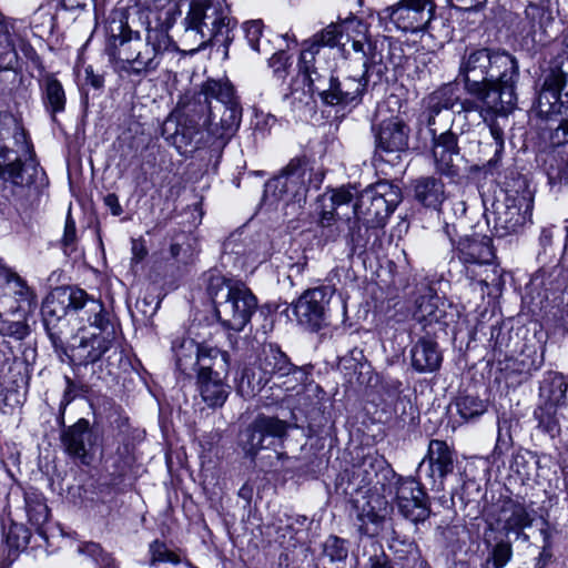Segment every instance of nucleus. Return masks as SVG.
I'll return each mask as SVG.
<instances>
[{
  "label": "nucleus",
  "instance_id": "nucleus-18",
  "mask_svg": "<svg viewBox=\"0 0 568 568\" xmlns=\"http://www.w3.org/2000/svg\"><path fill=\"white\" fill-rule=\"evenodd\" d=\"M557 0L530 1L517 23L518 33L532 43H545L558 16Z\"/></svg>",
  "mask_w": 568,
  "mask_h": 568
},
{
  "label": "nucleus",
  "instance_id": "nucleus-23",
  "mask_svg": "<svg viewBox=\"0 0 568 568\" xmlns=\"http://www.w3.org/2000/svg\"><path fill=\"white\" fill-rule=\"evenodd\" d=\"M61 442L68 455L80 459L84 465L90 464L95 436L88 419L80 418L75 424L65 428L62 432Z\"/></svg>",
  "mask_w": 568,
  "mask_h": 568
},
{
  "label": "nucleus",
  "instance_id": "nucleus-29",
  "mask_svg": "<svg viewBox=\"0 0 568 568\" xmlns=\"http://www.w3.org/2000/svg\"><path fill=\"white\" fill-rule=\"evenodd\" d=\"M459 102L458 88L447 83L432 92L426 99L427 125L435 124L436 116L444 110H452Z\"/></svg>",
  "mask_w": 568,
  "mask_h": 568
},
{
  "label": "nucleus",
  "instance_id": "nucleus-52",
  "mask_svg": "<svg viewBox=\"0 0 568 568\" xmlns=\"http://www.w3.org/2000/svg\"><path fill=\"white\" fill-rule=\"evenodd\" d=\"M432 152L453 153L459 152L458 136L452 130L436 135L433 131V149Z\"/></svg>",
  "mask_w": 568,
  "mask_h": 568
},
{
  "label": "nucleus",
  "instance_id": "nucleus-19",
  "mask_svg": "<svg viewBox=\"0 0 568 568\" xmlns=\"http://www.w3.org/2000/svg\"><path fill=\"white\" fill-rule=\"evenodd\" d=\"M333 291L327 286L305 291L293 307L301 326L311 332H318L328 324V304Z\"/></svg>",
  "mask_w": 568,
  "mask_h": 568
},
{
  "label": "nucleus",
  "instance_id": "nucleus-7",
  "mask_svg": "<svg viewBox=\"0 0 568 568\" xmlns=\"http://www.w3.org/2000/svg\"><path fill=\"white\" fill-rule=\"evenodd\" d=\"M102 302L88 295L81 288H60L51 293L42 303L43 325L55 352L67 353L62 338L61 323L69 313L79 315L85 322L92 314L102 312Z\"/></svg>",
  "mask_w": 568,
  "mask_h": 568
},
{
  "label": "nucleus",
  "instance_id": "nucleus-27",
  "mask_svg": "<svg viewBox=\"0 0 568 568\" xmlns=\"http://www.w3.org/2000/svg\"><path fill=\"white\" fill-rule=\"evenodd\" d=\"M227 375H203L196 376V387L202 400L210 408L222 407L230 394V386L226 384Z\"/></svg>",
  "mask_w": 568,
  "mask_h": 568
},
{
  "label": "nucleus",
  "instance_id": "nucleus-47",
  "mask_svg": "<svg viewBox=\"0 0 568 568\" xmlns=\"http://www.w3.org/2000/svg\"><path fill=\"white\" fill-rule=\"evenodd\" d=\"M322 555L329 562L344 561L348 556L347 541L337 536H329L323 544Z\"/></svg>",
  "mask_w": 568,
  "mask_h": 568
},
{
  "label": "nucleus",
  "instance_id": "nucleus-17",
  "mask_svg": "<svg viewBox=\"0 0 568 568\" xmlns=\"http://www.w3.org/2000/svg\"><path fill=\"white\" fill-rule=\"evenodd\" d=\"M344 34H346L347 39H353V37L366 39L368 27L363 20L354 16L339 23L328 24L311 39L303 42V61L312 62L314 55L320 54L323 49L337 47Z\"/></svg>",
  "mask_w": 568,
  "mask_h": 568
},
{
  "label": "nucleus",
  "instance_id": "nucleus-13",
  "mask_svg": "<svg viewBox=\"0 0 568 568\" xmlns=\"http://www.w3.org/2000/svg\"><path fill=\"white\" fill-rule=\"evenodd\" d=\"M313 170L307 162L292 160L278 174L265 184V195L286 204L305 202L308 186L312 183Z\"/></svg>",
  "mask_w": 568,
  "mask_h": 568
},
{
  "label": "nucleus",
  "instance_id": "nucleus-14",
  "mask_svg": "<svg viewBox=\"0 0 568 568\" xmlns=\"http://www.w3.org/2000/svg\"><path fill=\"white\" fill-rule=\"evenodd\" d=\"M292 425L276 416L263 413L247 425L240 434V445L247 457L254 459L260 450L270 449L276 442H282Z\"/></svg>",
  "mask_w": 568,
  "mask_h": 568
},
{
  "label": "nucleus",
  "instance_id": "nucleus-25",
  "mask_svg": "<svg viewBox=\"0 0 568 568\" xmlns=\"http://www.w3.org/2000/svg\"><path fill=\"white\" fill-rule=\"evenodd\" d=\"M410 362L419 374L434 373L442 366L443 354L435 341L422 337L410 348Z\"/></svg>",
  "mask_w": 568,
  "mask_h": 568
},
{
  "label": "nucleus",
  "instance_id": "nucleus-51",
  "mask_svg": "<svg viewBox=\"0 0 568 568\" xmlns=\"http://www.w3.org/2000/svg\"><path fill=\"white\" fill-rule=\"evenodd\" d=\"M352 41V48L355 52H361L363 54V63L371 58L372 53L377 54V63L373 65L374 70L377 68V74L383 73L382 68V54L376 51V43H372L368 41V39H363L361 37H353V39H349Z\"/></svg>",
  "mask_w": 568,
  "mask_h": 568
},
{
  "label": "nucleus",
  "instance_id": "nucleus-3",
  "mask_svg": "<svg viewBox=\"0 0 568 568\" xmlns=\"http://www.w3.org/2000/svg\"><path fill=\"white\" fill-rule=\"evenodd\" d=\"M173 22L170 13L148 23L145 41L126 22L112 20L108 27L106 52L120 69L129 74L140 75L155 71L165 53L175 52L176 44L169 36Z\"/></svg>",
  "mask_w": 568,
  "mask_h": 568
},
{
  "label": "nucleus",
  "instance_id": "nucleus-60",
  "mask_svg": "<svg viewBox=\"0 0 568 568\" xmlns=\"http://www.w3.org/2000/svg\"><path fill=\"white\" fill-rule=\"evenodd\" d=\"M316 55L317 54L314 55V60L312 62L303 61V51L301 52V57H300V67L308 80V85H310V89L312 92H313L312 78L326 79V81H328V79L332 77L328 73L324 74V73L318 72V70L315 65L316 64Z\"/></svg>",
  "mask_w": 568,
  "mask_h": 568
},
{
  "label": "nucleus",
  "instance_id": "nucleus-6",
  "mask_svg": "<svg viewBox=\"0 0 568 568\" xmlns=\"http://www.w3.org/2000/svg\"><path fill=\"white\" fill-rule=\"evenodd\" d=\"M206 291L217 320L227 329L241 332L257 308L255 295L241 281L212 275Z\"/></svg>",
  "mask_w": 568,
  "mask_h": 568
},
{
  "label": "nucleus",
  "instance_id": "nucleus-21",
  "mask_svg": "<svg viewBox=\"0 0 568 568\" xmlns=\"http://www.w3.org/2000/svg\"><path fill=\"white\" fill-rule=\"evenodd\" d=\"M372 133L374 136V154L381 160H386L385 155H398L409 148L410 129L398 116H392L372 124Z\"/></svg>",
  "mask_w": 568,
  "mask_h": 568
},
{
  "label": "nucleus",
  "instance_id": "nucleus-20",
  "mask_svg": "<svg viewBox=\"0 0 568 568\" xmlns=\"http://www.w3.org/2000/svg\"><path fill=\"white\" fill-rule=\"evenodd\" d=\"M395 471L384 458L376 452L357 456L348 473V487L352 491H369L375 485H384L385 480H390Z\"/></svg>",
  "mask_w": 568,
  "mask_h": 568
},
{
  "label": "nucleus",
  "instance_id": "nucleus-28",
  "mask_svg": "<svg viewBox=\"0 0 568 568\" xmlns=\"http://www.w3.org/2000/svg\"><path fill=\"white\" fill-rule=\"evenodd\" d=\"M201 343L184 335L176 336L172 341L171 349L174 354L175 366L185 376H192L199 363Z\"/></svg>",
  "mask_w": 568,
  "mask_h": 568
},
{
  "label": "nucleus",
  "instance_id": "nucleus-4",
  "mask_svg": "<svg viewBox=\"0 0 568 568\" xmlns=\"http://www.w3.org/2000/svg\"><path fill=\"white\" fill-rule=\"evenodd\" d=\"M447 206L442 210L444 220H447ZM445 233L453 246L450 264H459V273L469 281L470 285L479 288L480 297H484L485 288L497 285L500 278L493 240L488 235L473 234L459 237L457 242L453 236L455 226L445 221Z\"/></svg>",
  "mask_w": 568,
  "mask_h": 568
},
{
  "label": "nucleus",
  "instance_id": "nucleus-37",
  "mask_svg": "<svg viewBox=\"0 0 568 568\" xmlns=\"http://www.w3.org/2000/svg\"><path fill=\"white\" fill-rule=\"evenodd\" d=\"M348 223V234H347V246L349 251V255H362L369 248L371 236H376V229L369 225L362 223L355 219V221Z\"/></svg>",
  "mask_w": 568,
  "mask_h": 568
},
{
  "label": "nucleus",
  "instance_id": "nucleus-33",
  "mask_svg": "<svg viewBox=\"0 0 568 568\" xmlns=\"http://www.w3.org/2000/svg\"><path fill=\"white\" fill-rule=\"evenodd\" d=\"M383 505H386L384 498L376 496L361 507L357 518L361 521L359 530L362 534L367 536L378 534V529L385 520V508L382 509Z\"/></svg>",
  "mask_w": 568,
  "mask_h": 568
},
{
  "label": "nucleus",
  "instance_id": "nucleus-62",
  "mask_svg": "<svg viewBox=\"0 0 568 568\" xmlns=\"http://www.w3.org/2000/svg\"><path fill=\"white\" fill-rule=\"evenodd\" d=\"M77 239V230L75 223L71 217H68L64 225V234L62 239V244L64 250L67 251L69 246H72L75 243Z\"/></svg>",
  "mask_w": 568,
  "mask_h": 568
},
{
  "label": "nucleus",
  "instance_id": "nucleus-64",
  "mask_svg": "<svg viewBox=\"0 0 568 568\" xmlns=\"http://www.w3.org/2000/svg\"><path fill=\"white\" fill-rule=\"evenodd\" d=\"M344 224H345L344 222H337L334 225L322 229L321 237H323L326 242L336 241L341 235V231H342Z\"/></svg>",
  "mask_w": 568,
  "mask_h": 568
},
{
  "label": "nucleus",
  "instance_id": "nucleus-12",
  "mask_svg": "<svg viewBox=\"0 0 568 568\" xmlns=\"http://www.w3.org/2000/svg\"><path fill=\"white\" fill-rule=\"evenodd\" d=\"M377 63V54L363 63L364 71L358 75L326 79L312 78L313 93H317L322 101L328 105L358 104L368 83V73Z\"/></svg>",
  "mask_w": 568,
  "mask_h": 568
},
{
  "label": "nucleus",
  "instance_id": "nucleus-24",
  "mask_svg": "<svg viewBox=\"0 0 568 568\" xmlns=\"http://www.w3.org/2000/svg\"><path fill=\"white\" fill-rule=\"evenodd\" d=\"M33 294L27 283L16 273L7 271L0 275V311L14 312L19 308L17 303L28 302Z\"/></svg>",
  "mask_w": 568,
  "mask_h": 568
},
{
  "label": "nucleus",
  "instance_id": "nucleus-1",
  "mask_svg": "<svg viewBox=\"0 0 568 568\" xmlns=\"http://www.w3.org/2000/svg\"><path fill=\"white\" fill-rule=\"evenodd\" d=\"M518 79L517 58L503 49H467L459 60L457 80L487 110L511 112L517 103Z\"/></svg>",
  "mask_w": 568,
  "mask_h": 568
},
{
  "label": "nucleus",
  "instance_id": "nucleus-9",
  "mask_svg": "<svg viewBox=\"0 0 568 568\" xmlns=\"http://www.w3.org/2000/svg\"><path fill=\"white\" fill-rule=\"evenodd\" d=\"M236 21L230 10L216 0H192L184 18L186 32L200 39V45L227 48L233 41Z\"/></svg>",
  "mask_w": 568,
  "mask_h": 568
},
{
  "label": "nucleus",
  "instance_id": "nucleus-55",
  "mask_svg": "<svg viewBox=\"0 0 568 568\" xmlns=\"http://www.w3.org/2000/svg\"><path fill=\"white\" fill-rule=\"evenodd\" d=\"M538 427L554 437L559 432V423L555 414L547 408L539 407L535 410Z\"/></svg>",
  "mask_w": 568,
  "mask_h": 568
},
{
  "label": "nucleus",
  "instance_id": "nucleus-2",
  "mask_svg": "<svg viewBox=\"0 0 568 568\" xmlns=\"http://www.w3.org/2000/svg\"><path fill=\"white\" fill-rule=\"evenodd\" d=\"M9 129L0 130V213L9 219L27 214L33 206L40 189L47 185V176L39 163L30 155L31 145L22 128L13 123L12 139L16 144L10 148L6 140Z\"/></svg>",
  "mask_w": 568,
  "mask_h": 568
},
{
  "label": "nucleus",
  "instance_id": "nucleus-50",
  "mask_svg": "<svg viewBox=\"0 0 568 568\" xmlns=\"http://www.w3.org/2000/svg\"><path fill=\"white\" fill-rule=\"evenodd\" d=\"M568 383L562 375H556L551 378L549 387H541L542 392H548L549 402L552 406H559L565 403Z\"/></svg>",
  "mask_w": 568,
  "mask_h": 568
},
{
  "label": "nucleus",
  "instance_id": "nucleus-54",
  "mask_svg": "<svg viewBox=\"0 0 568 568\" xmlns=\"http://www.w3.org/2000/svg\"><path fill=\"white\" fill-rule=\"evenodd\" d=\"M31 534L28 528L23 525L14 524L9 528L7 544L10 548L20 550L28 546Z\"/></svg>",
  "mask_w": 568,
  "mask_h": 568
},
{
  "label": "nucleus",
  "instance_id": "nucleus-34",
  "mask_svg": "<svg viewBox=\"0 0 568 568\" xmlns=\"http://www.w3.org/2000/svg\"><path fill=\"white\" fill-rule=\"evenodd\" d=\"M42 102L47 112L55 120V114L65 109V92L61 82L53 75H47L41 84Z\"/></svg>",
  "mask_w": 568,
  "mask_h": 568
},
{
  "label": "nucleus",
  "instance_id": "nucleus-56",
  "mask_svg": "<svg viewBox=\"0 0 568 568\" xmlns=\"http://www.w3.org/2000/svg\"><path fill=\"white\" fill-rule=\"evenodd\" d=\"M0 39H3L4 42V45L0 50V71L12 69L18 61L16 48L10 42L8 32L0 36Z\"/></svg>",
  "mask_w": 568,
  "mask_h": 568
},
{
  "label": "nucleus",
  "instance_id": "nucleus-44",
  "mask_svg": "<svg viewBox=\"0 0 568 568\" xmlns=\"http://www.w3.org/2000/svg\"><path fill=\"white\" fill-rule=\"evenodd\" d=\"M78 551L91 558L99 568H118L114 558L105 552L102 547L93 541L79 545Z\"/></svg>",
  "mask_w": 568,
  "mask_h": 568
},
{
  "label": "nucleus",
  "instance_id": "nucleus-11",
  "mask_svg": "<svg viewBox=\"0 0 568 568\" xmlns=\"http://www.w3.org/2000/svg\"><path fill=\"white\" fill-rule=\"evenodd\" d=\"M402 200L398 186L381 181L361 192L354 204L355 219L362 223L381 227Z\"/></svg>",
  "mask_w": 568,
  "mask_h": 568
},
{
  "label": "nucleus",
  "instance_id": "nucleus-22",
  "mask_svg": "<svg viewBox=\"0 0 568 568\" xmlns=\"http://www.w3.org/2000/svg\"><path fill=\"white\" fill-rule=\"evenodd\" d=\"M454 458L455 453L446 442L432 439L417 473L425 471L426 477L430 479L432 488L439 491L444 489L445 478L454 470Z\"/></svg>",
  "mask_w": 568,
  "mask_h": 568
},
{
  "label": "nucleus",
  "instance_id": "nucleus-35",
  "mask_svg": "<svg viewBox=\"0 0 568 568\" xmlns=\"http://www.w3.org/2000/svg\"><path fill=\"white\" fill-rule=\"evenodd\" d=\"M439 301L440 298L430 288H426L415 300L413 317L425 324L437 322L443 313L438 307Z\"/></svg>",
  "mask_w": 568,
  "mask_h": 568
},
{
  "label": "nucleus",
  "instance_id": "nucleus-26",
  "mask_svg": "<svg viewBox=\"0 0 568 568\" xmlns=\"http://www.w3.org/2000/svg\"><path fill=\"white\" fill-rule=\"evenodd\" d=\"M196 376L203 375H229L230 355L225 351L211 346L205 342L201 343Z\"/></svg>",
  "mask_w": 568,
  "mask_h": 568
},
{
  "label": "nucleus",
  "instance_id": "nucleus-41",
  "mask_svg": "<svg viewBox=\"0 0 568 568\" xmlns=\"http://www.w3.org/2000/svg\"><path fill=\"white\" fill-rule=\"evenodd\" d=\"M503 511L509 513L504 523V529L507 532L530 527L534 521L531 513L523 504L509 503Z\"/></svg>",
  "mask_w": 568,
  "mask_h": 568
},
{
  "label": "nucleus",
  "instance_id": "nucleus-48",
  "mask_svg": "<svg viewBox=\"0 0 568 568\" xmlns=\"http://www.w3.org/2000/svg\"><path fill=\"white\" fill-rule=\"evenodd\" d=\"M390 548L394 549L396 557L399 560H405L406 564L404 567L406 568H415L416 564L420 559V552L418 546L414 541H394L390 545Z\"/></svg>",
  "mask_w": 568,
  "mask_h": 568
},
{
  "label": "nucleus",
  "instance_id": "nucleus-8",
  "mask_svg": "<svg viewBox=\"0 0 568 568\" xmlns=\"http://www.w3.org/2000/svg\"><path fill=\"white\" fill-rule=\"evenodd\" d=\"M534 192L526 178L518 175L507 184L503 200L486 209L487 224L493 223L494 235L506 237L518 233L531 216Z\"/></svg>",
  "mask_w": 568,
  "mask_h": 568
},
{
  "label": "nucleus",
  "instance_id": "nucleus-46",
  "mask_svg": "<svg viewBox=\"0 0 568 568\" xmlns=\"http://www.w3.org/2000/svg\"><path fill=\"white\" fill-rule=\"evenodd\" d=\"M513 558V547L509 541L500 540L490 550L484 568H504Z\"/></svg>",
  "mask_w": 568,
  "mask_h": 568
},
{
  "label": "nucleus",
  "instance_id": "nucleus-63",
  "mask_svg": "<svg viewBox=\"0 0 568 568\" xmlns=\"http://www.w3.org/2000/svg\"><path fill=\"white\" fill-rule=\"evenodd\" d=\"M487 0H446V2L459 10H477L486 3Z\"/></svg>",
  "mask_w": 568,
  "mask_h": 568
},
{
  "label": "nucleus",
  "instance_id": "nucleus-38",
  "mask_svg": "<svg viewBox=\"0 0 568 568\" xmlns=\"http://www.w3.org/2000/svg\"><path fill=\"white\" fill-rule=\"evenodd\" d=\"M270 381L271 378L256 363L243 369L237 390L242 396H255L266 386Z\"/></svg>",
  "mask_w": 568,
  "mask_h": 568
},
{
  "label": "nucleus",
  "instance_id": "nucleus-53",
  "mask_svg": "<svg viewBox=\"0 0 568 568\" xmlns=\"http://www.w3.org/2000/svg\"><path fill=\"white\" fill-rule=\"evenodd\" d=\"M457 105L460 106L459 112H479L484 121H487L488 116H495V115H507L509 112H496L493 110H487L486 105L483 101H479L477 98H467L462 100L459 98V102Z\"/></svg>",
  "mask_w": 568,
  "mask_h": 568
},
{
  "label": "nucleus",
  "instance_id": "nucleus-40",
  "mask_svg": "<svg viewBox=\"0 0 568 568\" xmlns=\"http://www.w3.org/2000/svg\"><path fill=\"white\" fill-rule=\"evenodd\" d=\"M531 285L536 290H542L544 296L549 298V293L560 292L565 285L561 267L555 265L549 271L540 268L531 278Z\"/></svg>",
  "mask_w": 568,
  "mask_h": 568
},
{
  "label": "nucleus",
  "instance_id": "nucleus-5",
  "mask_svg": "<svg viewBox=\"0 0 568 568\" xmlns=\"http://www.w3.org/2000/svg\"><path fill=\"white\" fill-rule=\"evenodd\" d=\"M199 97L204 98L209 111L205 124L213 139L211 144L222 148L237 131L242 119L234 87L227 79H209L202 84Z\"/></svg>",
  "mask_w": 568,
  "mask_h": 568
},
{
  "label": "nucleus",
  "instance_id": "nucleus-15",
  "mask_svg": "<svg viewBox=\"0 0 568 568\" xmlns=\"http://www.w3.org/2000/svg\"><path fill=\"white\" fill-rule=\"evenodd\" d=\"M394 503L399 514L417 525L426 521L430 514V500L422 484L414 477L390 476Z\"/></svg>",
  "mask_w": 568,
  "mask_h": 568
},
{
  "label": "nucleus",
  "instance_id": "nucleus-32",
  "mask_svg": "<svg viewBox=\"0 0 568 568\" xmlns=\"http://www.w3.org/2000/svg\"><path fill=\"white\" fill-rule=\"evenodd\" d=\"M201 131L192 120L175 123L174 132L166 136V140L179 151L180 154L191 153L200 148Z\"/></svg>",
  "mask_w": 568,
  "mask_h": 568
},
{
  "label": "nucleus",
  "instance_id": "nucleus-16",
  "mask_svg": "<svg viewBox=\"0 0 568 568\" xmlns=\"http://www.w3.org/2000/svg\"><path fill=\"white\" fill-rule=\"evenodd\" d=\"M435 4L432 0H400L395 6L378 12L384 22H392L396 29L404 32L424 30L433 19Z\"/></svg>",
  "mask_w": 568,
  "mask_h": 568
},
{
  "label": "nucleus",
  "instance_id": "nucleus-43",
  "mask_svg": "<svg viewBox=\"0 0 568 568\" xmlns=\"http://www.w3.org/2000/svg\"><path fill=\"white\" fill-rule=\"evenodd\" d=\"M436 171L449 179H455L460 174L459 161L462 156L459 152L444 153L432 152Z\"/></svg>",
  "mask_w": 568,
  "mask_h": 568
},
{
  "label": "nucleus",
  "instance_id": "nucleus-36",
  "mask_svg": "<svg viewBox=\"0 0 568 568\" xmlns=\"http://www.w3.org/2000/svg\"><path fill=\"white\" fill-rule=\"evenodd\" d=\"M545 171L551 186H561L568 183V150H555L545 160Z\"/></svg>",
  "mask_w": 568,
  "mask_h": 568
},
{
  "label": "nucleus",
  "instance_id": "nucleus-57",
  "mask_svg": "<svg viewBox=\"0 0 568 568\" xmlns=\"http://www.w3.org/2000/svg\"><path fill=\"white\" fill-rule=\"evenodd\" d=\"M30 333L29 326L22 321L7 322L1 320V335L23 339Z\"/></svg>",
  "mask_w": 568,
  "mask_h": 568
},
{
  "label": "nucleus",
  "instance_id": "nucleus-61",
  "mask_svg": "<svg viewBox=\"0 0 568 568\" xmlns=\"http://www.w3.org/2000/svg\"><path fill=\"white\" fill-rule=\"evenodd\" d=\"M489 133L495 143V155L489 162L496 163L500 159L505 149L504 131L497 123L491 122L489 124Z\"/></svg>",
  "mask_w": 568,
  "mask_h": 568
},
{
  "label": "nucleus",
  "instance_id": "nucleus-30",
  "mask_svg": "<svg viewBox=\"0 0 568 568\" xmlns=\"http://www.w3.org/2000/svg\"><path fill=\"white\" fill-rule=\"evenodd\" d=\"M415 199L425 207L433 209L435 211L442 210L444 203L445 185L444 183L434 176H423L414 183Z\"/></svg>",
  "mask_w": 568,
  "mask_h": 568
},
{
  "label": "nucleus",
  "instance_id": "nucleus-59",
  "mask_svg": "<svg viewBox=\"0 0 568 568\" xmlns=\"http://www.w3.org/2000/svg\"><path fill=\"white\" fill-rule=\"evenodd\" d=\"M65 389L61 400V408H65L71 402H73L81 393L87 392L85 387L81 384L75 383L70 377L65 376Z\"/></svg>",
  "mask_w": 568,
  "mask_h": 568
},
{
  "label": "nucleus",
  "instance_id": "nucleus-45",
  "mask_svg": "<svg viewBox=\"0 0 568 568\" xmlns=\"http://www.w3.org/2000/svg\"><path fill=\"white\" fill-rule=\"evenodd\" d=\"M263 28L264 24L262 20H251L243 24V31L250 47L258 53L267 54L271 51L268 41H260L263 34Z\"/></svg>",
  "mask_w": 568,
  "mask_h": 568
},
{
  "label": "nucleus",
  "instance_id": "nucleus-42",
  "mask_svg": "<svg viewBox=\"0 0 568 568\" xmlns=\"http://www.w3.org/2000/svg\"><path fill=\"white\" fill-rule=\"evenodd\" d=\"M456 407L459 416L466 422L478 418L487 410L486 402L473 395L458 397Z\"/></svg>",
  "mask_w": 568,
  "mask_h": 568
},
{
  "label": "nucleus",
  "instance_id": "nucleus-10",
  "mask_svg": "<svg viewBox=\"0 0 568 568\" xmlns=\"http://www.w3.org/2000/svg\"><path fill=\"white\" fill-rule=\"evenodd\" d=\"M94 329L90 336H82L78 345L70 348V353H63L70 362L78 365L93 364L112 348L119 325L114 316L102 305V312L92 314L85 321Z\"/></svg>",
  "mask_w": 568,
  "mask_h": 568
},
{
  "label": "nucleus",
  "instance_id": "nucleus-39",
  "mask_svg": "<svg viewBox=\"0 0 568 568\" xmlns=\"http://www.w3.org/2000/svg\"><path fill=\"white\" fill-rule=\"evenodd\" d=\"M24 505L27 516L31 525L40 528L49 519V508L45 504L44 496L37 489H28L24 491Z\"/></svg>",
  "mask_w": 568,
  "mask_h": 568
},
{
  "label": "nucleus",
  "instance_id": "nucleus-49",
  "mask_svg": "<svg viewBox=\"0 0 568 568\" xmlns=\"http://www.w3.org/2000/svg\"><path fill=\"white\" fill-rule=\"evenodd\" d=\"M149 551L151 555L150 566H155L159 562H171L173 565H178L181 561L180 557L160 540L151 542Z\"/></svg>",
  "mask_w": 568,
  "mask_h": 568
},
{
  "label": "nucleus",
  "instance_id": "nucleus-58",
  "mask_svg": "<svg viewBox=\"0 0 568 568\" xmlns=\"http://www.w3.org/2000/svg\"><path fill=\"white\" fill-rule=\"evenodd\" d=\"M174 0H139L140 4L149 11H159L164 17L160 19H164L166 13H170L172 22L174 23L173 18V6L172 2Z\"/></svg>",
  "mask_w": 568,
  "mask_h": 568
},
{
  "label": "nucleus",
  "instance_id": "nucleus-31",
  "mask_svg": "<svg viewBox=\"0 0 568 568\" xmlns=\"http://www.w3.org/2000/svg\"><path fill=\"white\" fill-rule=\"evenodd\" d=\"M257 364L270 378L274 375L287 376L298 371V368L290 362L286 354L274 345L263 347Z\"/></svg>",
  "mask_w": 568,
  "mask_h": 568
}]
</instances>
